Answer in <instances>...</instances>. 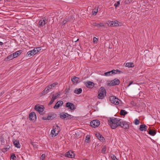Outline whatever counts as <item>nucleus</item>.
<instances>
[{
    "instance_id": "nucleus-39",
    "label": "nucleus",
    "mask_w": 160,
    "mask_h": 160,
    "mask_svg": "<svg viewBox=\"0 0 160 160\" xmlns=\"http://www.w3.org/2000/svg\"><path fill=\"white\" fill-rule=\"evenodd\" d=\"M139 122H140L138 119H135V122H134L135 125H138L139 124Z\"/></svg>"
},
{
    "instance_id": "nucleus-11",
    "label": "nucleus",
    "mask_w": 160,
    "mask_h": 160,
    "mask_svg": "<svg viewBox=\"0 0 160 160\" xmlns=\"http://www.w3.org/2000/svg\"><path fill=\"white\" fill-rule=\"evenodd\" d=\"M84 84L87 87L89 88H92L94 86V83L90 81L84 82Z\"/></svg>"
},
{
    "instance_id": "nucleus-54",
    "label": "nucleus",
    "mask_w": 160,
    "mask_h": 160,
    "mask_svg": "<svg viewBox=\"0 0 160 160\" xmlns=\"http://www.w3.org/2000/svg\"><path fill=\"white\" fill-rule=\"evenodd\" d=\"M3 43L2 42H0V46H2L3 45Z\"/></svg>"
},
{
    "instance_id": "nucleus-37",
    "label": "nucleus",
    "mask_w": 160,
    "mask_h": 160,
    "mask_svg": "<svg viewBox=\"0 0 160 160\" xmlns=\"http://www.w3.org/2000/svg\"><path fill=\"white\" fill-rule=\"evenodd\" d=\"M16 158V157L15 156V154H12L11 156V159H12L13 160H14Z\"/></svg>"
},
{
    "instance_id": "nucleus-26",
    "label": "nucleus",
    "mask_w": 160,
    "mask_h": 160,
    "mask_svg": "<svg viewBox=\"0 0 160 160\" xmlns=\"http://www.w3.org/2000/svg\"><path fill=\"white\" fill-rule=\"evenodd\" d=\"M21 53V51H18L14 53H13V55L14 56L15 58H16Z\"/></svg>"
},
{
    "instance_id": "nucleus-16",
    "label": "nucleus",
    "mask_w": 160,
    "mask_h": 160,
    "mask_svg": "<svg viewBox=\"0 0 160 160\" xmlns=\"http://www.w3.org/2000/svg\"><path fill=\"white\" fill-rule=\"evenodd\" d=\"M29 118L31 120H34L36 119V115L34 112H31L29 115Z\"/></svg>"
},
{
    "instance_id": "nucleus-45",
    "label": "nucleus",
    "mask_w": 160,
    "mask_h": 160,
    "mask_svg": "<svg viewBox=\"0 0 160 160\" xmlns=\"http://www.w3.org/2000/svg\"><path fill=\"white\" fill-rule=\"evenodd\" d=\"M36 50L37 49H36L35 48H34L33 50H32V51H33V53L34 54V55L38 53Z\"/></svg>"
},
{
    "instance_id": "nucleus-30",
    "label": "nucleus",
    "mask_w": 160,
    "mask_h": 160,
    "mask_svg": "<svg viewBox=\"0 0 160 160\" xmlns=\"http://www.w3.org/2000/svg\"><path fill=\"white\" fill-rule=\"evenodd\" d=\"M148 133L151 135L154 136L156 134V132L155 131L150 129L148 132Z\"/></svg>"
},
{
    "instance_id": "nucleus-19",
    "label": "nucleus",
    "mask_w": 160,
    "mask_h": 160,
    "mask_svg": "<svg viewBox=\"0 0 160 160\" xmlns=\"http://www.w3.org/2000/svg\"><path fill=\"white\" fill-rule=\"evenodd\" d=\"M147 127L145 124H142L140 126L139 130L142 131H146L147 130Z\"/></svg>"
},
{
    "instance_id": "nucleus-52",
    "label": "nucleus",
    "mask_w": 160,
    "mask_h": 160,
    "mask_svg": "<svg viewBox=\"0 0 160 160\" xmlns=\"http://www.w3.org/2000/svg\"><path fill=\"white\" fill-rule=\"evenodd\" d=\"M4 93V91H3L0 93V97Z\"/></svg>"
},
{
    "instance_id": "nucleus-34",
    "label": "nucleus",
    "mask_w": 160,
    "mask_h": 160,
    "mask_svg": "<svg viewBox=\"0 0 160 160\" xmlns=\"http://www.w3.org/2000/svg\"><path fill=\"white\" fill-rule=\"evenodd\" d=\"M98 11V9H93L92 11V14L93 15L96 14Z\"/></svg>"
},
{
    "instance_id": "nucleus-48",
    "label": "nucleus",
    "mask_w": 160,
    "mask_h": 160,
    "mask_svg": "<svg viewBox=\"0 0 160 160\" xmlns=\"http://www.w3.org/2000/svg\"><path fill=\"white\" fill-rule=\"evenodd\" d=\"M67 21L66 20H63V21H62V23L64 25L65 24H66V23H67Z\"/></svg>"
},
{
    "instance_id": "nucleus-28",
    "label": "nucleus",
    "mask_w": 160,
    "mask_h": 160,
    "mask_svg": "<svg viewBox=\"0 0 160 160\" xmlns=\"http://www.w3.org/2000/svg\"><path fill=\"white\" fill-rule=\"evenodd\" d=\"M120 23L119 21L117 20H115L114 21V27L119 26H120Z\"/></svg>"
},
{
    "instance_id": "nucleus-22",
    "label": "nucleus",
    "mask_w": 160,
    "mask_h": 160,
    "mask_svg": "<svg viewBox=\"0 0 160 160\" xmlns=\"http://www.w3.org/2000/svg\"><path fill=\"white\" fill-rule=\"evenodd\" d=\"M82 91V88H79L78 89L77 88H76L74 90V92L76 94H79L81 93Z\"/></svg>"
},
{
    "instance_id": "nucleus-56",
    "label": "nucleus",
    "mask_w": 160,
    "mask_h": 160,
    "mask_svg": "<svg viewBox=\"0 0 160 160\" xmlns=\"http://www.w3.org/2000/svg\"><path fill=\"white\" fill-rule=\"evenodd\" d=\"M43 119H44V120H46V119H44V118H43Z\"/></svg>"
},
{
    "instance_id": "nucleus-49",
    "label": "nucleus",
    "mask_w": 160,
    "mask_h": 160,
    "mask_svg": "<svg viewBox=\"0 0 160 160\" xmlns=\"http://www.w3.org/2000/svg\"><path fill=\"white\" fill-rule=\"evenodd\" d=\"M54 95L55 96H57V97L58 98L59 96H60V94L59 93H57L55 94Z\"/></svg>"
},
{
    "instance_id": "nucleus-7",
    "label": "nucleus",
    "mask_w": 160,
    "mask_h": 160,
    "mask_svg": "<svg viewBox=\"0 0 160 160\" xmlns=\"http://www.w3.org/2000/svg\"><path fill=\"white\" fill-rule=\"evenodd\" d=\"M40 114H43L44 107L42 105H36L34 108Z\"/></svg>"
},
{
    "instance_id": "nucleus-42",
    "label": "nucleus",
    "mask_w": 160,
    "mask_h": 160,
    "mask_svg": "<svg viewBox=\"0 0 160 160\" xmlns=\"http://www.w3.org/2000/svg\"><path fill=\"white\" fill-rule=\"evenodd\" d=\"M111 157L112 160H118L116 157L113 154L111 156Z\"/></svg>"
},
{
    "instance_id": "nucleus-41",
    "label": "nucleus",
    "mask_w": 160,
    "mask_h": 160,
    "mask_svg": "<svg viewBox=\"0 0 160 160\" xmlns=\"http://www.w3.org/2000/svg\"><path fill=\"white\" fill-rule=\"evenodd\" d=\"M93 42L95 43H97L98 41V39L96 37H94L93 39Z\"/></svg>"
},
{
    "instance_id": "nucleus-8",
    "label": "nucleus",
    "mask_w": 160,
    "mask_h": 160,
    "mask_svg": "<svg viewBox=\"0 0 160 160\" xmlns=\"http://www.w3.org/2000/svg\"><path fill=\"white\" fill-rule=\"evenodd\" d=\"M119 126L125 129H128L129 127L128 123L126 121H120Z\"/></svg>"
},
{
    "instance_id": "nucleus-1",
    "label": "nucleus",
    "mask_w": 160,
    "mask_h": 160,
    "mask_svg": "<svg viewBox=\"0 0 160 160\" xmlns=\"http://www.w3.org/2000/svg\"><path fill=\"white\" fill-rule=\"evenodd\" d=\"M121 120L119 118L112 117L108 120V124L112 129H114L119 126L120 121Z\"/></svg>"
},
{
    "instance_id": "nucleus-4",
    "label": "nucleus",
    "mask_w": 160,
    "mask_h": 160,
    "mask_svg": "<svg viewBox=\"0 0 160 160\" xmlns=\"http://www.w3.org/2000/svg\"><path fill=\"white\" fill-rule=\"evenodd\" d=\"M120 83V82L118 79L115 78L112 80L109 81L108 82V85L111 86L118 85Z\"/></svg>"
},
{
    "instance_id": "nucleus-35",
    "label": "nucleus",
    "mask_w": 160,
    "mask_h": 160,
    "mask_svg": "<svg viewBox=\"0 0 160 160\" xmlns=\"http://www.w3.org/2000/svg\"><path fill=\"white\" fill-rule=\"evenodd\" d=\"M55 100V99H54V98L52 97V98H51V100H50L48 104L49 105H52L53 103V102Z\"/></svg>"
},
{
    "instance_id": "nucleus-33",
    "label": "nucleus",
    "mask_w": 160,
    "mask_h": 160,
    "mask_svg": "<svg viewBox=\"0 0 160 160\" xmlns=\"http://www.w3.org/2000/svg\"><path fill=\"white\" fill-rule=\"evenodd\" d=\"M49 92L47 89L46 88L42 92V94L45 95Z\"/></svg>"
},
{
    "instance_id": "nucleus-6",
    "label": "nucleus",
    "mask_w": 160,
    "mask_h": 160,
    "mask_svg": "<svg viewBox=\"0 0 160 160\" xmlns=\"http://www.w3.org/2000/svg\"><path fill=\"white\" fill-rule=\"evenodd\" d=\"M60 118L62 119H69L72 118V116L67 113L62 112L60 115Z\"/></svg>"
},
{
    "instance_id": "nucleus-50",
    "label": "nucleus",
    "mask_w": 160,
    "mask_h": 160,
    "mask_svg": "<svg viewBox=\"0 0 160 160\" xmlns=\"http://www.w3.org/2000/svg\"><path fill=\"white\" fill-rule=\"evenodd\" d=\"M106 148L105 147H103L102 149V152H104L106 151Z\"/></svg>"
},
{
    "instance_id": "nucleus-36",
    "label": "nucleus",
    "mask_w": 160,
    "mask_h": 160,
    "mask_svg": "<svg viewBox=\"0 0 160 160\" xmlns=\"http://www.w3.org/2000/svg\"><path fill=\"white\" fill-rule=\"evenodd\" d=\"M45 154H43L41 155L40 158V160H44L45 158Z\"/></svg>"
},
{
    "instance_id": "nucleus-43",
    "label": "nucleus",
    "mask_w": 160,
    "mask_h": 160,
    "mask_svg": "<svg viewBox=\"0 0 160 160\" xmlns=\"http://www.w3.org/2000/svg\"><path fill=\"white\" fill-rule=\"evenodd\" d=\"M111 73H112V75H113V74H115L117 73V70H113L111 71Z\"/></svg>"
},
{
    "instance_id": "nucleus-17",
    "label": "nucleus",
    "mask_w": 160,
    "mask_h": 160,
    "mask_svg": "<svg viewBox=\"0 0 160 160\" xmlns=\"http://www.w3.org/2000/svg\"><path fill=\"white\" fill-rule=\"evenodd\" d=\"M58 84V83L57 82H54L50 85H48V86H47L46 88L47 89V90L49 91L50 90Z\"/></svg>"
},
{
    "instance_id": "nucleus-20",
    "label": "nucleus",
    "mask_w": 160,
    "mask_h": 160,
    "mask_svg": "<svg viewBox=\"0 0 160 160\" xmlns=\"http://www.w3.org/2000/svg\"><path fill=\"white\" fill-rule=\"evenodd\" d=\"M96 136L98 138L100 141L103 142L104 140V138L99 133L96 134Z\"/></svg>"
},
{
    "instance_id": "nucleus-31",
    "label": "nucleus",
    "mask_w": 160,
    "mask_h": 160,
    "mask_svg": "<svg viewBox=\"0 0 160 160\" xmlns=\"http://www.w3.org/2000/svg\"><path fill=\"white\" fill-rule=\"evenodd\" d=\"M127 113V112L125 110H121L120 112V114L121 115L124 116Z\"/></svg>"
},
{
    "instance_id": "nucleus-5",
    "label": "nucleus",
    "mask_w": 160,
    "mask_h": 160,
    "mask_svg": "<svg viewBox=\"0 0 160 160\" xmlns=\"http://www.w3.org/2000/svg\"><path fill=\"white\" fill-rule=\"evenodd\" d=\"M109 100L111 103L115 105H118L119 104V99L114 96H111L109 98Z\"/></svg>"
},
{
    "instance_id": "nucleus-29",
    "label": "nucleus",
    "mask_w": 160,
    "mask_h": 160,
    "mask_svg": "<svg viewBox=\"0 0 160 160\" xmlns=\"http://www.w3.org/2000/svg\"><path fill=\"white\" fill-rule=\"evenodd\" d=\"M51 134L52 135V136H56L58 133H57L55 130V131L52 129L51 131Z\"/></svg>"
},
{
    "instance_id": "nucleus-23",
    "label": "nucleus",
    "mask_w": 160,
    "mask_h": 160,
    "mask_svg": "<svg viewBox=\"0 0 160 160\" xmlns=\"http://www.w3.org/2000/svg\"><path fill=\"white\" fill-rule=\"evenodd\" d=\"M53 129L56 131L57 133H58L60 131V127L57 125L53 127Z\"/></svg>"
},
{
    "instance_id": "nucleus-14",
    "label": "nucleus",
    "mask_w": 160,
    "mask_h": 160,
    "mask_svg": "<svg viewBox=\"0 0 160 160\" xmlns=\"http://www.w3.org/2000/svg\"><path fill=\"white\" fill-rule=\"evenodd\" d=\"M72 81L74 84H77L79 82V78L76 76H74L71 79Z\"/></svg>"
},
{
    "instance_id": "nucleus-2",
    "label": "nucleus",
    "mask_w": 160,
    "mask_h": 160,
    "mask_svg": "<svg viewBox=\"0 0 160 160\" xmlns=\"http://www.w3.org/2000/svg\"><path fill=\"white\" fill-rule=\"evenodd\" d=\"M106 96V91L105 89L103 87L100 88L98 92V98L100 99H103Z\"/></svg>"
},
{
    "instance_id": "nucleus-51",
    "label": "nucleus",
    "mask_w": 160,
    "mask_h": 160,
    "mask_svg": "<svg viewBox=\"0 0 160 160\" xmlns=\"http://www.w3.org/2000/svg\"><path fill=\"white\" fill-rule=\"evenodd\" d=\"M52 97L54 98L55 100L58 98L57 97V96H55V95L54 94L52 95Z\"/></svg>"
},
{
    "instance_id": "nucleus-12",
    "label": "nucleus",
    "mask_w": 160,
    "mask_h": 160,
    "mask_svg": "<svg viewBox=\"0 0 160 160\" xmlns=\"http://www.w3.org/2000/svg\"><path fill=\"white\" fill-rule=\"evenodd\" d=\"M66 107L68 108V109L71 110H74L75 109V106L73 104L68 102L66 103Z\"/></svg>"
},
{
    "instance_id": "nucleus-24",
    "label": "nucleus",
    "mask_w": 160,
    "mask_h": 160,
    "mask_svg": "<svg viewBox=\"0 0 160 160\" xmlns=\"http://www.w3.org/2000/svg\"><path fill=\"white\" fill-rule=\"evenodd\" d=\"M34 55V54L33 53V52L32 50H30L27 53L26 56L28 57H30Z\"/></svg>"
},
{
    "instance_id": "nucleus-13",
    "label": "nucleus",
    "mask_w": 160,
    "mask_h": 160,
    "mask_svg": "<svg viewBox=\"0 0 160 160\" xmlns=\"http://www.w3.org/2000/svg\"><path fill=\"white\" fill-rule=\"evenodd\" d=\"M65 156L70 158H73L75 157V154L73 152L69 151L66 153Z\"/></svg>"
},
{
    "instance_id": "nucleus-25",
    "label": "nucleus",
    "mask_w": 160,
    "mask_h": 160,
    "mask_svg": "<svg viewBox=\"0 0 160 160\" xmlns=\"http://www.w3.org/2000/svg\"><path fill=\"white\" fill-rule=\"evenodd\" d=\"M126 66L128 68L133 67L134 65L132 62H127L126 64Z\"/></svg>"
},
{
    "instance_id": "nucleus-55",
    "label": "nucleus",
    "mask_w": 160,
    "mask_h": 160,
    "mask_svg": "<svg viewBox=\"0 0 160 160\" xmlns=\"http://www.w3.org/2000/svg\"><path fill=\"white\" fill-rule=\"evenodd\" d=\"M83 160H87V159H84Z\"/></svg>"
},
{
    "instance_id": "nucleus-53",
    "label": "nucleus",
    "mask_w": 160,
    "mask_h": 160,
    "mask_svg": "<svg viewBox=\"0 0 160 160\" xmlns=\"http://www.w3.org/2000/svg\"><path fill=\"white\" fill-rule=\"evenodd\" d=\"M117 73H120L122 72L118 69H117Z\"/></svg>"
},
{
    "instance_id": "nucleus-44",
    "label": "nucleus",
    "mask_w": 160,
    "mask_h": 160,
    "mask_svg": "<svg viewBox=\"0 0 160 160\" xmlns=\"http://www.w3.org/2000/svg\"><path fill=\"white\" fill-rule=\"evenodd\" d=\"M132 0H126L125 3L126 4H128L131 2Z\"/></svg>"
},
{
    "instance_id": "nucleus-57",
    "label": "nucleus",
    "mask_w": 160,
    "mask_h": 160,
    "mask_svg": "<svg viewBox=\"0 0 160 160\" xmlns=\"http://www.w3.org/2000/svg\"><path fill=\"white\" fill-rule=\"evenodd\" d=\"M1 0H0V1H1Z\"/></svg>"
},
{
    "instance_id": "nucleus-47",
    "label": "nucleus",
    "mask_w": 160,
    "mask_h": 160,
    "mask_svg": "<svg viewBox=\"0 0 160 160\" xmlns=\"http://www.w3.org/2000/svg\"><path fill=\"white\" fill-rule=\"evenodd\" d=\"M133 81H132L130 82L129 84L127 86V88L129 87L132 84H133Z\"/></svg>"
},
{
    "instance_id": "nucleus-18",
    "label": "nucleus",
    "mask_w": 160,
    "mask_h": 160,
    "mask_svg": "<svg viewBox=\"0 0 160 160\" xmlns=\"http://www.w3.org/2000/svg\"><path fill=\"white\" fill-rule=\"evenodd\" d=\"M63 104V102L62 101H59L55 105L54 107V108L55 109H58L60 107L62 106Z\"/></svg>"
},
{
    "instance_id": "nucleus-10",
    "label": "nucleus",
    "mask_w": 160,
    "mask_h": 160,
    "mask_svg": "<svg viewBox=\"0 0 160 160\" xmlns=\"http://www.w3.org/2000/svg\"><path fill=\"white\" fill-rule=\"evenodd\" d=\"M92 25L95 27L106 28V24L103 23H93Z\"/></svg>"
},
{
    "instance_id": "nucleus-21",
    "label": "nucleus",
    "mask_w": 160,
    "mask_h": 160,
    "mask_svg": "<svg viewBox=\"0 0 160 160\" xmlns=\"http://www.w3.org/2000/svg\"><path fill=\"white\" fill-rule=\"evenodd\" d=\"M15 58L13 54H12L8 57H7L5 59V61H8L10 60H11L13 59L14 58Z\"/></svg>"
},
{
    "instance_id": "nucleus-15",
    "label": "nucleus",
    "mask_w": 160,
    "mask_h": 160,
    "mask_svg": "<svg viewBox=\"0 0 160 160\" xmlns=\"http://www.w3.org/2000/svg\"><path fill=\"white\" fill-rule=\"evenodd\" d=\"M12 142L14 146L18 148H20L21 145L18 140H15V139H14L13 140Z\"/></svg>"
},
{
    "instance_id": "nucleus-40",
    "label": "nucleus",
    "mask_w": 160,
    "mask_h": 160,
    "mask_svg": "<svg viewBox=\"0 0 160 160\" xmlns=\"http://www.w3.org/2000/svg\"><path fill=\"white\" fill-rule=\"evenodd\" d=\"M90 139V137L88 135H87L86 138V142L87 143L88 142Z\"/></svg>"
},
{
    "instance_id": "nucleus-27",
    "label": "nucleus",
    "mask_w": 160,
    "mask_h": 160,
    "mask_svg": "<svg viewBox=\"0 0 160 160\" xmlns=\"http://www.w3.org/2000/svg\"><path fill=\"white\" fill-rule=\"evenodd\" d=\"M107 24L108 25V26H109L114 27V21H108L107 23Z\"/></svg>"
},
{
    "instance_id": "nucleus-38",
    "label": "nucleus",
    "mask_w": 160,
    "mask_h": 160,
    "mask_svg": "<svg viewBox=\"0 0 160 160\" xmlns=\"http://www.w3.org/2000/svg\"><path fill=\"white\" fill-rule=\"evenodd\" d=\"M120 4V2L119 1H117L116 3L114 4V6L116 8L117 7H118Z\"/></svg>"
},
{
    "instance_id": "nucleus-32",
    "label": "nucleus",
    "mask_w": 160,
    "mask_h": 160,
    "mask_svg": "<svg viewBox=\"0 0 160 160\" xmlns=\"http://www.w3.org/2000/svg\"><path fill=\"white\" fill-rule=\"evenodd\" d=\"M104 75L106 76H108L112 75L111 71L105 72Z\"/></svg>"
},
{
    "instance_id": "nucleus-46",
    "label": "nucleus",
    "mask_w": 160,
    "mask_h": 160,
    "mask_svg": "<svg viewBox=\"0 0 160 160\" xmlns=\"http://www.w3.org/2000/svg\"><path fill=\"white\" fill-rule=\"evenodd\" d=\"M35 48L37 49L36 50L38 52H40L41 50V48L40 47H37L36 48Z\"/></svg>"
},
{
    "instance_id": "nucleus-3",
    "label": "nucleus",
    "mask_w": 160,
    "mask_h": 160,
    "mask_svg": "<svg viewBox=\"0 0 160 160\" xmlns=\"http://www.w3.org/2000/svg\"><path fill=\"white\" fill-rule=\"evenodd\" d=\"M48 18L44 17L40 19L38 22V27L40 28L43 27L48 23Z\"/></svg>"
},
{
    "instance_id": "nucleus-9",
    "label": "nucleus",
    "mask_w": 160,
    "mask_h": 160,
    "mask_svg": "<svg viewBox=\"0 0 160 160\" xmlns=\"http://www.w3.org/2000/svg\"><path fill=\"white\" fill-rule=\"evenodd\" d=\"M100 121L98 120H94L90 122L91 126L94 128L98 127L100 125Z\"/></svg>"
}]
</instances>
